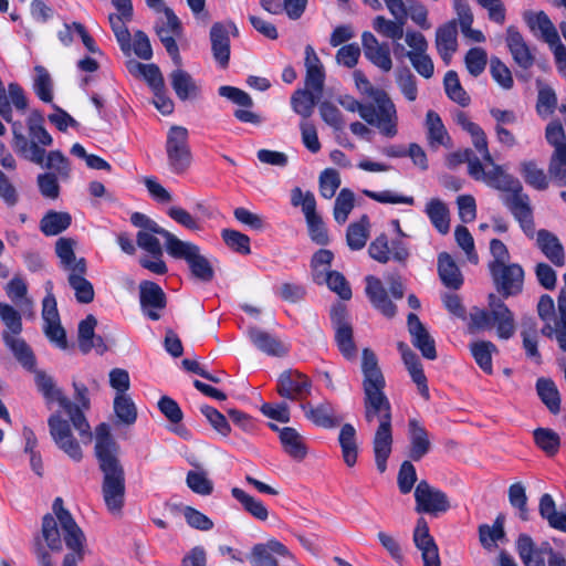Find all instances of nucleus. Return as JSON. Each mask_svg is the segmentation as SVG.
<instances>
[{
  "instance_id": "obj_36",
  "label": "nucleus",
  "mask_w": 566,
  "mask_h": 566,
  "mask_svg": "<svg viewBox=\"0 0 566 566\" xmlns=\"http://www.w3.org/2000/svg\"><path fill=\"white\" fill-rule=\"evenodd\" d=\"M2 340L23 368L29 371L34 370L36 364L34 353L23 338L2 332Z\"/></svg>"
},
{
  "instance_id": "obj_25",
  "label": "nucleus",
  "mask_w": 566,
  "mask_h": 566,
  "mask_svg": "<svg viewBox=\"0 0 566 566\" xmlns=\"http://www.w3.org/2000/svg\"><path fill=\"white\" fill-rule=\"evenodd\" d=\"M365 293L378 312L385 317L392 318L397 313V306L389 300L381 281L373 275L366 277Z\"/></svg>"
},
{
  "instance_id": "obj_5",
  "label": "nucleus",
  "mask_w": 566,
  "mask_h": 566,
  "mask_svg": "<svg viewBox=\"0 0 566 566\" xmlns=\"http://www.w3.org/2000/svg\"><path fill=\"white\" fill-rule=\"evenodd\" d=\"M35 375V385L42 394L48 405L59 402L61 408L67 413L73 427L78 431L82 438L92 439L90 423L81 409L74 405L60 389L54 379L43 370H33Z\"/></svg>"
},
{
  "instance_id": "obj_56",
  "label": "nucleus",
  "mask_w": 566,
  "mask_h": 566,
  "mask_svg": "<svg viewBox=\"0 0 566 566\" xmlns=\"http://www.w3.org/2000/svg\"><path fill=\"white\" fill-rule=\"evenodd\" d=\"M114 412L120 423L132 426L137 419V409L128 395H116L114 399Z\"/></svg>"
},
{
  "instance_id": "obj_29",
  "label": "nucleus",
  "mask_w": 566,
  "mask_h": 566,
  "mask_svg": "<svg viewBox=\"0 0 566 566\" xmlns=\"http://www.w3.org/2000/svg\"><path fill=\"white\" fill-rule=\"evenodd\" d=\"M356 86L364 94H367L377 105V109L384 113L386 117L394 116L397 113L396 106L386 91L374 87L365 74L357 70L354 72Z\"/></svg>"
},
{
  "instance_id": "obj_45",
  "label": "nucleus",
  "mask_w": 566,
  "mask_h": 566,
  "mask_svg": "<svg viewBox=\"0 0 566 566\" xmlns=\"http://www.w3.org/2000/svg\"><path fill=\"white\" fill-rule=\"evenodd\" d=\"M319 97L321 95H317V92L305 86V88H298L292 94L291 106L296 114L308 118L313 114Z\"/></svg>"
},
{
  "instance_id": "obj_41",
  "label": "nucleus",
  "mask_w": 566,
  "mask_h": 566,
  "mask_svg": "<svg viewBox=\"0 0 566 566\" xmlns=\"http://www.w3.org/2000/svg\"><path fill=\"white\" fill-rule=\"evenodd\" d=\"M280 441L284 451L294 460L301 461L306 457V446L302 436L294 428H282L280 430Z\"/></svg>"
},
{
  "instance_id": "obj_35",
  "label": "nucleus",
  "mask_w": 566,
  "mask_h": 566,
  "mask_svg": "<svg viewBox=\"0 0 566 566\" xmlns=\"http://www.w3.org/2000/svg\"><path fill=\"white\" fill-rule=\"evenodd\" d=\"M536 243L542 253L556 266L565 264V252L559 239L546 229L536 232Z\"/></svg>"
},
{
  "instance_id": "obj_44",
  "label": "nucleus",
  "mask_w": 566,
  "mask_h": 566,
  "mask_svg": "<svg viewBox=\"0 0 566 566\" xmlns=\"http://www.w3.org/2000/svg\"><path fill=\"white\" fill-rule=\"evenodd\" d=\"M338 442L342 448L344 462L354 467L357 462L358 446L356 441V429L350 423H345L339 432Z\"/></svg>"
},
{
  "instance_id": "obj_20",
  "label": "nucleus",
  "mask_w": 566,
  "mask_h": 566,
  "mask_svg": "<svg viewBox=\"0 0 566 566\" xmlns=\"http://www.w3.org/2000/svg\"><path fill=\"white\" fill-rule=\"evenodd\" d=\"M361 373L364 376V395L384 391L386 380L381 369L379 368L376 354L369 348L363 349Z\"/></svg>"
},
{
  "instance_id": "obj_62",
  "label": "nucleus",
  "mask_w": 566,
  "mask_h": 566,
  "mask_svg": "<svg viewBox=\"0 0 566 566\" xmlns=\"http://www.w3.org/2000/svg\"><path fill=\"white\" fill-rule=\"evenodd\" d=\"M334 254L331 250L321 249L314 253L311 260V268L313 271V279L317 284H322L323 276L328 272L332 264Z\"/></svg>"
},
{
  "instance_id": "obj_22",
  "label": "nucleus",
  "mask_w": 566,
  "mask_h": 566,
  "mask_svg": "<svg viewBox=\"0 0 566 566\" xmlns=\"http://www.w3.org/2000/svg\"><path fill=\"white\" fill-rule=\"evenodd\" d=\"M140 306L144 314L151 321L160 318L159 311L166 307V294L163 289L151 281H144L139 286Z\"/></svg>"
},
{
  "instance_id": "obj_54",
  "label": "nucleus",
  "mask_w": 566,
  "mask_h": 566,
  "mask_svg": "<svg viewBox=\"0 0 566 566\" xmlns=\"http://www.w3.org/2000/svg\"><path fill=\"white\" fill-rule=\"evenodd\" d=\"M446 94L450 99L465 107L470 104V96L462 87L458 73L455 71H448L443 80Z\"/></svg>"
},
{
  "instance_id": "obj_28",
  "label": "nucleus",
  "mask_w": 566,
  "mask_h": 566,
  "mask_svg": "<svg viewBox=\"0 0 566 566\" xmlns=\"http://www.w3.org/2000/svg\"><path fill=\"white\" fill-rule=\"evenodd\" d=\"M86 260L80 258L75 263L72 272H70L67 281L75 292V298L78 303L88 304L94 300V287L92 283L85 279Z\"/></svg>"
},
{
  "instance_id": "obj_49",
  "label": "nucleus",
  "mask_w": 566,
  "mask_h": 566,
  "mask_svg": "<svg viewBox=\"0 0 566 566\" xmlns=\"http://www.w3.org/2000/svg\"><path fill=\"white\" fill-rule=\"evenodd\" d=\"M369 218L364 214L358 222L350 223L346 231V242L349 249L361 250L369 237Z\"/></svg>"
},
{
  "instance_id": "obj_15",
  "label": "nucleus",
  "mask_w": 566,
  "mask_h": 566,
  "mask_svg": "<svg viewBox=\"0 0 566 566\" xmlns=\"http://www.w3.org/2000/svg\"><path fill=\"white\" fill-rule=\"evenodd\" d=\"M331 319L335 328V342L342 355L346 359L356 357L357 347L354 343L353 327L347 319V313L344 306L334 307L331 312Z\"/></svg>"
},
{
  "instance_id": "obj_14",
  "label": "nucleus",
  "mask_w": 566,
  "mask_h": 566,
  "mask_svg": "<svg viewBox=\"0 0 566 566\" xmlns=\"http://www.w3.org/2000/svg\"><path fill=\"white\" fill-rule=\"evenodd\" d=\"M505 43L514 63L522 70H530L536 62V48L528 44L514 25L506 29Z\"/></svg>"
},
{
  "instance_id": "obj_18",
  "label": "nucleus",
  "mask_w": 566,
  "mask_h": 566,
  "mask_svg": "<svg viewBox=\"0 0 566 566\" xmlns=\"http://www.w3.org/2000/svg\"><path fill=\"white\" fill-rule=\"evenodd\" d=\"M361 46L365 57L380 71L388 73L392 69L390 48L387 42H379L369 31L361 34Z\"/></svg>"
},
{
  "instance_id": "obj_21",
  "label": "nucleus",
  "mask_w": 566,
  "mask_h": 566,
  "mask_svg": "<svg viewBox=\"0 0 566 566\" xmlns=\"http://www.w3.org/2000/svg\"><path fill=\"white\" fill-rule=\"evenodd\" d=\"M311 380L296 370H286L277 379V392L281 397L297 400L310 394Z\"/></svg>"
},
{
  "instance_id": "obj_31",
  "label": "nucleus",
  "mask_w": 566,
  "mask_h": 566,
  "mask_svg": "<svg viewBox=\"0 0 566 566\" xmlns=\"http://www.w3.org/2000/svg\"><path fill=\"white\" fill-rule=\"evenodd\" d=\"M169 80L176 96L182 102L196 99L201 94L200 84L179 66L169 74Z\"/></svg>"
},
{
  "instance_id": "obj_58",
  "label": "nucleus",
  "mask_w": 566,
  "mask_h": 566,
  "mask_svg": "<svg viewBox=\"0 0 566 566\" xmlns=\"http://www.w3.org/2000/svg\"><path fill=\"white\" fill-rule=\"evenodd\" d=\"M355 206V195L348 188H343L336 197L334 205V218L339 224L347 221L349 213Z\"/></svg>"
},
{
  "instance_id": "obj_57",
  "label": "nucleus",
  "mask_w": 566,
  "mask_h": 566,
  "mask_svg": "<svg viewBox=\"0 0 566 566\" xmlns=\"http://www.w3.org/2000/svg\"><path fill=\"white\" fill-rule=\"evenodd\" d=\"M405 22L402 21H399V20H389V19H386L385 17L382 15H377L374 20H373V28L374 30L387 38V39H391L392 41H398L400 39L403 38V27H405Z\"/></svg>"
},
{
  "instance_id": "obj_11",
  "label": "nucleus",
  "mask_w": 566,
  "mask_h": 566,
  "mask_svg": "<svg viewBox=\"0 0 566 566\" xmlns=\"http://www.w3.org/2000/svg\"><path fill=\"white\" fill-rule=\"evenodd\" d=\"M494 286L504 298L518 295L523 291L524 270L517 263L489 269Z\"/></svg>"
},
{
  "instance_id": "obj_55",
  "label": "nucleus",
  "mask_w": 566,
  "mask_h": 566,
  "mask_svg": "<svg viewBox=\"0 0 566 566\" xmlns=\"http://www.w3.org/2000/svg\"><path fill=\"white\" fill-rule=\"evenodd\" d=\"M471 354L475 363L486 374H492V353L496 352V346L488 340H480L471 344Z\"/></svg>"
},
{
  "instance_id": "obj_12",
  "label": "nucleus",
  "mask_w": 566,
  "mask_h": 566,
  "mask_svg": "<svg viewBox=\"0 0 566 566\" xmlns=\"http://www.w3.org/2000/svg\"><path fill=\"white\" fill-rule=\"evenodd\" d=\"M416 511L431 515L446 513L450 507L448 495L433 486L428 481L421 480L415 489Z\"/></svg>"
},
{
  "instance_id": "obj_16",
  "label": "nucleus",
  "mask_w": 566,
  "mask_h": 566,
  "mask_svg": "<svg viewBox=\"0 0 566 566\" xmlns=\"http://www.w3.org/2000/svg\"><path fill=\"white\" fill-rule=\"evenodd\" d=\"M42 305V318L44 322L43 331L45 336L60 348H66V334L61 325L56 300L51 292H49L43 298Z\"/></svg>"
},
{
  "instance_id": "obj_2",
  "label": "nucleus",
  "mask_w": 566,
  "mask_h": 566,
  "mask_svg": "<svg viewBox=\"0 0 566 566\" xmlns=\"http://www.w3.org/2000/svg\"><path fill=\"white\" fill-rule=\"evenodd\" d=\"M364 417L368 424L378 421L373 439V451L377 470L384 473L394 441L391 405L385 391L364 395Z\"/></svg>"
},
{
  "instance_id": "obj_38",
  "label": "nucleus",
  "mask_w": 566,
  "mask_h": 566,
  "mask_svg": "<svg viewBox=\"0 0 566 566\" xmlns=\"http://www.w3.org/2000/svg\"><path fill=\"white\" fill-rule=\"evenodd\" d=\"M507 210L517 221L525 235L532 239L535 232V222L530 196L515 202H510Z\"/></svg>"
},
{
  "instance_id": "obj_9",
  "label": "nucleus",
  "mask_w": 566,
  "mask_h": 566,
  "mask_svg": "<svg viewBox=\"0 0 566 566\" xmlns=\"http://www.w3.org/2000/svg\"><path fill=\"white\" fill-rule=\"evenodd\" d=\"M44 118L39 111H32L28 117V130L30 140L27 138V150L19 154L25 159L42 165L45 159V147L53 143L52 136L43 126Z\"/></svg>"
},
{
  "instance_id": "obj_10",
  "label": "nucleus",
  "mask_w": 566,
  "mask_h": 566,
  "mask_svg": "<svg viewBox=\"0 0 566 566\" xmlns=\"http://www.w3.org/2000/svg\"><path fill=\"white\" fill-rule=\"evenodd\" d=\"M169 255L174 259L186 261L195 279L205 283L213 280V266L208 258L201 254L200 248L197 244L181 240Z\"/></svg>"
},
{
  "instance_id": "obj_30",
  "label": "nucleus",
  "mask_w": 566,
  "mask_h": 566,
  "mask_svg": "<svg viewBox=\"0 0 566 566\" xmlns=\"http://www.w3.org/2000/svg\"><path fill=\"white\" fill-rule=\"evenodd\" d=\"M457 124L470 136L474 148L482 155L486 165H493V157L489 150L488 137L480 125L472 122L464 112H459L455 116Z\"/></svg>"
},
{
  "instance_id": "obj_59",
  "label": "nucleus",
  "mask_w": 566,
  "mask_h": 566,
  "mask_svg": "<svg viewBox=\"0 0 566 566\" xmlns=\"http://www.w3.org/2000/svg\"><path fill=\"white\" fill-rule=\"evenodd\" d=\"M548 175L557 186L566 185V148L554 149L548 164Z\"/></svg>"
},
{
  "instance_id": "obj_4",
  "label": "nucleus",
  "mask_w": 566,
  "mask_h": 566,
  "mask_svg": "<svg viewBox=\"0 0 566 566\" xmlns=\"http://www.w3.org/2000/svg\"><path fill=\"white\" fill-rule=\"evenodd\" d=\"M490 312L478 307L470 312L469 329L471 333L481 329H491L496 325L497 336L502 339L511 338L515 333L514 315L510 308L494 294L489 295Z\"/></svg>"
},
{
  "instance_id": "obj_64",
  "label": "nucleus",
  "mask_w": 566,
  "mask_h": 566,
  "mask_svg": "<svg viewBox=\"0 0 566 566\" xmlns=\"http://www.w3.org/2000/svg\"><path fill=\"white\" fill-rule=\"evenodd\" d=\"M323 283H326L329 290L335 292L342 300H350L352 289L346 277L340 272H328L325 276H323L322 284Z\"/></svg>"
},
{
  "instance_id": "obj_7",
  "label": "nucleus",
  "mask_w": 566,
  "mask_h": 566,
  "mask_svg": "<svg viewBox=\"0 0 566 566\" xmlns=\"http://www.w3.org/2000/svg\"><path fill=\"white\" fill-rule=\"evenodd\" d=\"M165 149L170 171L175 175L186 174L192 163L188 129L184 126H171L167 133Z\"/></svg>"
},
{
  "instance_id": "obj_51",
  "label": "nucleus",
  "mask_w": 566,
  "mask_h": 566,
  "mask_svg": "<svg viewBox=\"0 0 566 566\" xmlns=\"http://www.w3.org/2000/svg\"><path fill=\"white\" fill-rule=\"evenodd\" d=\"M231 494L253 517L260 521L268 520L269 511L261 501L239 488H233Z\"/></svg>"
},
{
  "instance_id": "obj_42",
  "label": "nucleus",
  "mask_w": 566,
  "mask_h": 566,
  "mask_svg": "<svg viewBox=\"0 0 566 566\" xmlns=\"http://www.w3.org/2000/svg\"><path fill=\"white\" fill-rule=\"evenodd\" d=\"M520 174L524 181L535 190L544 191L549 187V175L539 168L534 160H524L520 164Z\"/></svg>"
},
{
  "instance_id": "obj_63",
  "label": "nucleus",
  "mask_w": 566,
  "mask_h": 566,
  "mask_svg": "<svg viewBox=\"0 0 566 566\" xmlns=\"http://www.w3.org/2000/svg\"><path fill=\"white\" fill-rule=\"evenodd\" d=\"M97 319L90 314L78 324V347L82 353L87 354L92 350V339L95 337V327Z\"/></svg>"
},
{
  "instance_id": "obj_47",
  "label": "nucleus",
  "mask_w": 566,
  "mask_h": 566,
  "mask_svg": "<svg viewBox=\"0 0 566 566\" xmlns=\"http://www.w3.org/2000/svg\"><path fill=\"white\" fill-rule=\"evenodd\" d=\"M72 223L69 212L49 211L40 221V230L48 237L57 235Z\"/></svg>"
},
{
  "instance_id": "obj_53",
  "label": "nucleus",
  "mask_w": 566,
  "mask_h": 566,
  "mask_svg": "<svg viewBox=\"0 0 566 566\" xmlns=\"http://www.w3.org/2000/svg\"><path fill=\"white\" fill-rule=\"evenodd\" d=\"M108 20L120 50L128 54L132 50V34L126 23L130 20H126L123 13H111Z\"/></svg>"
},
{
  "instance_id": "obj_34",
  "label": "nucleus",
  "mask_w": 566,
  "mask_h": 566,
  "mask_svg": "<svg viewBox=\"0 0 566 566\" xmlns=\"http://www.w3.org/2000/svg\"><path fill=\"white\" fill-rule=\"evenodd\" d=\"M457 21L451 20L440 25L436 31V46L442 61L448 65L458 49Z\"/></svg>"
},
{
  "instance_id": "obj_46",
  "label": "nucleus",
  "mask_w": 566,
  "mask_h": 566,
  "mask_svg": "<svg viewBox=\"0 0 566 566\" xmlns=\"http://www.w3.org/2000/svg\"><path fill=\"white\" fill-rule=\"evenodd\" d=\"M516 551L525 566H545L544 555L536 548L530 535L520 534Z\"/></svg>"
},
{
  "instance_id": "obj_13",
  "label": "nucleus",
  "mask_w": 566,
  "mask_h": 566,
  "mask_svg": "<svg viewBox=\"0 0 566 566\" xmlns=\"http://www.w3.org/2000/svg\"><path fill=\"white\" fill-rule=\"evenodd\" d=\"M50 434L55 444L64 451L72 460L80 462L83 458L81 446L73 437L67 420L62 419L59 412L51 415L48 419Z\"/></svg>"
},
{
  "instance_id": "obj_24",
  "label": "nucleus",
  "mask_w": 566,
  "mask_h": 566,
  "mask_svg": "<svg viewBox=\"0 0 566 566\" xmlns=\"http://www.w3.org/2000/svg\"><path fill=\"white\" fill-rule=\"evenodd\" d=\"M407 325L412 345L421 352L424 358L430 360L436 359V342L421 323L418 315L410 313L407 317Z\"/></svg>"
},
{
  "instance_id": "obj_40",
  "label": "nucleus",
  "mask_w": 566,
  "mask_h": 566,
  "mask_svg": "<svg viewBox=\"0 0 566 566\" xmlns=\"http://www.w3.org/2000/svg\"><path fill=\"white\" fill-rule=\"evenodd\" d=\"M248 335L258 349L270 356H283L286 354V349L279 339L259 327H250Z\"/></svg>"
},
{
  "instance_id": "obj_60",
  "label": "nucleus",
  "mask_w": 566,
  "mask_h": 566,
  "mask_svg": "<svg viewBox=\"0 0 566 566\" xmlns=\"http://www.w3.org/2000/svg\"><path fill=\"white\" fill-rule=\"evenodd\" d=\"M35 71V77L33 83V88L38 97L45 102L50 103L53 99V93H52V78L50 73L44 66L36 65L34 67Z\"/></svg>"
},
{
  "instance_id": "obj_43",
  "label": "nucleus",
  "mask_w": 566,
  "mask_h": 566,
  "mask_svg": "<svg viewBox=\"0 0 566 566\" xmlns=\"http://www.w3.org/2000/svg\"><path fill=\"white\" fill-rule=\"evenodd\" d=\"M426 213L438 232L441 234L449 232L450 211L442 200L438 198L429 200L426 205Z\"/></svg>"
},
{
  "instance_id": "obj_50",
  "label": "nucleus",
  "mask_w": 566,
  "mask_h": 566,
  "mask_svg": "<svg viewBox=\"0 0 566 566\" xmlns=\"http://www.w3.org/2000/svg\"><path fill=\"white\" fill-rule=\"evenodd\" d=\"M536 390L541 400L552 413L556 415L560 411V398L553 380L546 378L537 379Z\"/></svg>"
},
{
  "instance_id": "obj_1",
  "label": "nucleus",
  "mask_w": 566,
  "mask_h": 566,
  "mask_svg": "<svg viewBox=\"0 0 566 566\" xmlns=\"http://www.w3.org/2000/svg\"><path fill=\"white\" fill-rule=\"evenodd\" d=\"M119 446L111 433L107 423L95 428V455L104 474L102 492L105 504L111 512H118L124 504L125 472L118 459Z\"/></svg>"
},
{
  "instance_id": "obj_8",
  "label": "nucleus",
  "mask_w": 566,
  "mask_h": 566,
  "mask_svg": "<svg viewBox=\"0 0 566 566\" xmlns=\"http://www.w3.org/2000/svg\"><path fill=\"white\" fill-rule=\"evenodd\" d=\"M337 102L348 112H358L366 123L377 127L384 136L394 137L397 135V113L394 116L386 117L384 113L377 109L375 102L363 104L350 95L339 96Z\"/></svg>"
},
{
  "instance_id": "obj_19",
  "label": "nucleus",
  "mask_w": 566,
  "mask_h": 566,
  "mask_svg": "<svg viewBox=\"0 0 566 566\" xmlns=\"http://www.w3.org/2000/svg\"><path fill=\"white\" fill-rule=\"evenodd\" d=\"M412 537L416 547L421 552L423 566H441L438 546L423 517L418 518Z\"/></svg>"
},
{
  "instance_id": "obj_23",
  "label": "nucleus",
  "mask_w": 566,
  "mask_h": 566,
  "mask_svg": "<svg viewBox=\"0 0 566 566\" xmlns=\"http://www.w3.org/2000/svg\"><path fill=\"white\" fill-rule=\"evenodd\" d=\"M523 20L530 32L537 39L547 44L558 42V31L549 17L544 11L527 10L523 13Z\"/></svg>"
},
{
  "instance_id": "obj_48",
  "label": "nucleus",
  "mask_w": 566,
  "mask_h": 566,
  "mask_svg": "<svg viewBox=\"0 0 566 566\" xmlns=\"http://www.w3.org/2000/svg\"><path fill=\"white\" fill-rule=\"evenodd\" d=\"M148 8L156 12H164L166 17V22L163 24L156 25L157 30H165L167 34H172L174 36H180L182 32L181 22L178 17L174 13V11L166 7L163 0H145Z\"/></svg>"
},
{
  "instance_id": "obj_33",
  "label": "nucleus",
  "mask_w": 566,
  "mask_h": 566,
  "mask_svg": "<svg viewBox=\"0 0 566 566\" xmlns=\"http://www.w3.org/2000/svg\"><path fill=\"white\" fill-rule=\"evenodd\" d=\"M301 408L305 418L317 427L331 429L340 423V419L336 417L335 409L329 401H323L316 406L305 402L301 405Z\"/></svg>"
},
{
  "instance_id": "obj_52",
  "label": "nucleus",
  "mask_w": 566,
  "mask_h": 566,
  "mask_svg": "<svg viewBox=\"0 0 566 566\" xmlns=\"http://www.w3.org/2000/svg\"><path fill=\"white\" fill-rule=\"evenodd\" d=\"M535 444L547 455L554 457L558 453L560 438L558 433L548 428H537L533 432Z\"/></svg>"
},
{
  "instance_id": "obj_27",
  "label": "nucleus",
  "mask_w": 566,
  "mask_h": 566,
  "mask_svg": "<svg viewBox=\"0 0 566 566\" xmlns=\"http://www.w3.org/2000/svg\"><path fill=\"white\" fill-rule=\"evenodd\" d=\"M305 86L317 95H322L325 84V70L314 48L307 44L304 49Z\"/></svg>"
},
{
  "instance_id": "obj_37",
  "label": "nucleus",
  "mask_w": 566,
  "mask_h": 566,
  "mask_svg": "<svg viewBox=\"0 0 566 566\" xmlns=\"http://www.w3.org/2000/svg\"><path fill=\"white\" fill-rule=\"evenodd\" d=\"M427 140L432 149L440 146L451 147V137L440 117L434 111H428L426 114Z\"/></svg>"
},
{
  "instance_id": "obj_6",
  "label": "nucleus",
  "mask_w": 566,
  "mask_h": 566,
  "mask_svg": "<svg viewBox=\"0 0 566 566\" xmlns=\"http://www.w3.org/2000/svg\"><path fill=\"white\" fill-rule=\"evenodd\" d=\"M492 169L485 171L481 161H476L471 168V178L482 181L489 187L501 191V200L507 208L510 202H515L528 195L524 192L522 182L504 168L493 163Z\"/></svg>"
},
{
  "instance_id": "obj_26",
  "label": "nucleus",
  "mask_w": 566,
  "mask_h": 566,
  "mask_svg": "<svg viewBox=\"0 0 566 566\" xmlns=\"http://www.w3.org/2000/svg\"><path fill=\"white\" fill-rule=\"evenodd\" d=\"M409 458L412 461H420L431 450L429 432L416 418L408 420Z\"/></svg>"
},
{
  "instance_id": "obj_3",
  "label": "nucleus",
  "mask_w": 566,
  "mask_h": 566,
  "mask_svg": "<svg viewBox=\"0 0 566 566\" xmlns=\"http://www.w3.org/2000/svg\"><path fill=\"white\" fill-rule=\"evenodd\" d=\"M52 514H45L42 520V535L48 547L53 552H61L63 548L61 533L57 522L63 532V541L69 549L75 552L80 559L84 557L85 535L78 527L71 513L64 509L63 500L56 497L53 502Z\"/></svg>"
},
{
  "instance_id": "obj_32",
  "label": "nucleus",
  "mask_w": 566,
  "mask_h": 566,
  "mask_svg": "<svg viewBox=\"0 0 566 566\" xmlns=\"http://www.w3.org/2000/svg\"><path fill=\"white\" fill-rule=\"evenodd\" d=\"M211 52L214 61L221 69L229 66L231 45L230 36L221 22H214L210 29Z\"/></svg>"
},
{
  "instance_id": "obj_39",
  "label": "nucleus",
  "mask_w": 566,
  "mask_h": 566,
  "mask_svg": "<svg viewBox=\"0 0 566 566\" xmlns=\"http://www.w3.org/2000/svg\"><path fill=\"white\" fill-rule=\"evenodd\" d=\"M438 273L444 286L459 290L463 284V276L452 256L441 252L438 256Z\"/></svg>"
},
{
  "instance_id": "obj_17",
  "label": "nucleus",
  "mask_w": 566,
  "mask_h": 566,
  "mask_svg": "<svg viewBox=\"0 0 566 566\" xmlns=\"http://www.w3.org/2000/svg\"><path fill=\"white\" fill-rule=\"evenodd\" d=\"M275 556L289 557L291 560L295 562V557L289 548L276 539H269L266 543L255 544L248 559L252 566H279Z\"/></svg>"
},
{
  "instance_id": "obj_61",
  "label": "nucleus",
  "mask_w": 566,
  "mask_h": 566,
  "mask_svg": "<svg viewBox=\"0 0 566 566\" xmlns=\"http://www.w3.org/2000/svg\"><path fill=\"white\" fill-rule=\"evenodd\" d=\"M76 244V240L65 237L55 242V253L60 259L61 266L69 272H72L74 263L77 261L74 253Z\"/></svg>"
}]
</instances>
